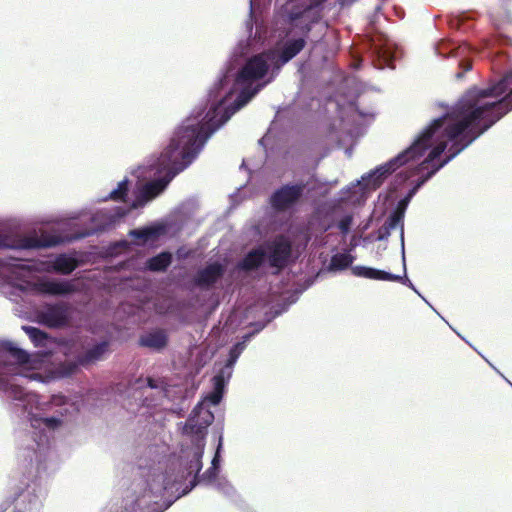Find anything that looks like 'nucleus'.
<instances>
[{"label":"nucleus","mask_w":512,"mask_h":512,"mask_svg":"<svg viewBox=\"0 0 512 512\" xmlns=\"http://www.w3.org/2000/svg\"><path fill=\"white\" fill-rule=\"evenodd\" d=\"M330 5V0H316L278 9L277 22L296 30L299 36L288 41L279 55L274 50L250 54L248 40L254 37V24L253 0H249V18L245 21L247 39L237 43L205 100L174 129L163 150L131 169L130 174L136 178L134 187L131 188V180L125 176L106 196L97 199V202L125 203L110 209H90V236L115 229L133 211L162 195L171 181L198 158L208 140L305 48L310 32L323 20Z\"/></svg>","instance_id":"nucleus-1"},{"label":"nucleus","mask_w":512,"mask_h":512,"mask_svg":"<svg viewBox=\"0 0 512 512\" xmlns=\"http://www.w3.org/2000/svg\"><path fill=\"white\" fill-rule=\"evenodd\" d=\"M214 415L203 422L187 418L179 424L183 440L178 453H168L165 445L137 446L131 478H122L121 495L113 499L109 512H165L197 486H215L221 469L208 467L202 474V458L208 427Z\"/></svg>","instance_id":"nucleus-2"},{"label":"nucleus","mask_w":512,"mask_h":512,"mask_svg":"<svg viewBox=\"0 0 512 512\" xmlns=\"http://www.w3.org/2000/svg\"><path fill=\"white\" fill-rule=\"evenodd\" d=\"M30 360V353L17 343L0 340V396L7 398L13 413L26 424L19 435L18 457L39 473L46 470L54 432L79 413L80 405L62 393L42 399L25 388L26 383H44L35 371L24 366Z\"/></svg>","instance_id":"nucleus-3"},{"label":"nucleus","mask_w":512,"mask_h":512,"mask_svg":"<svg viewBox=\"0 0 512 512\" xmlns=\"http://www.w3.org/2000/svg\"><path fill=\"white\" fill-rule=\"evenodd\" d=\"M489 120L477 106L462 96L445 112L430 122L414 137L409 146L388 161L364 173L354 183L339 191V199L349 200L352 190L361 196L378 189L385 178L396 173L399 183L412 176L421 177L448 154L468 141Z\"/></svg>","instance_id":"nucleus-4"},{"label":"nucleus","mask_w":512,"mask_h":512,"mask_svg":"<svg viewBox=\"0 0 512 512\" xmlns=\"http://www.w3.org/2000/svg\"><path fill=\"white\" fill-rule=\"evenodd\" d=\"M166 382L161 378L139 377L115 388V401L135 417H144L147 424L155 421V411L167 396Z\"/></svg>","instance_id":"nucleus-5"},{"label":"nucleus","mask_w":512,"mask_h":512,"mask_svg":"<svg viewBox=\"0 0 512 512\" xmlns=\"http://www.w3.org/2000/svg\"><path fill=\"white\" fill-rule=\"evenodd\" d=\"M493 126V122H485L481 129L477 131L468 141L459 146L455 151L451 154L445 156L442 160L438 161L436 165H432V167H428L427 170L424 171L421 177H416L411 181L410 187L408 190L396 201L393 205L392 210L390 211L387 220L385 222V226L392 230L399 229L400 232V250L405 249V237H404V220L406 211L408 209L409 204L411 203L414 196L422 189L426 183H428L442 168H444L448 163H450L453 159H455L461 152H463L466 148H468L474 141H476L480 136H482L485 132H487Z\"/></svg>","instance_id":"nucleus-6"},{"label":"nucleus","mask_w":512,"mask_h":512,"mask_svg":"<svg viewBox=\"0 0 512 512\" xmlns=\"http://www.w3.org/2000/svg\"><path fill=\"white\" fill-rule=\"evenodd\" d=\"M292 245L283 237L268 240L250 249L239 261L238 268L259 277L279 275L291 264Z\"/></svg>","instance_id":"nucleus-7"},{"label":"nucleus","mask_w":512,"mask_h":512,"mask_svg":"<svg viewBox=\"0 0 512 512\" xmlns=\"http://www.w3.org/2000/svg\"><path fill=\"white\" fill-rule=\"evenodd\" d=\"M320 182L315 172L305 181L298 179L281 184L268 196V205L274 212H298L303 203L318 190Z\"/></svg>","instance_id":"nucleus-8"},{"label":"nucleus","mask_w":512,"mask_h":512,"mask_svg":"<svg viewBox=\"0 0 512 512\" xmlns=\"http://www.w3.org/2000/svg\"><path fill=\"white\" fill-rule=\"evenodd\" d=\"M181 233V225L166 220L164 217L149 221L144 225L130 229L128 236L147 244L159 239H171Z\"/></svg>","instance_id":"nucleus-9"},{"label":"nucleus","mask_w":512,"mask_h":512,"mask_svg":"<svg viewBox=\"0 0 512 512\" xmlns=\"http://www.w3.org/2000/svg\"><path fill=\"white\" fill-rule=\"evenodd\" d=\"M374 118V113L365 112L359 107L357 99L348 102L347 134L353 142V145L346 147L344 150L348 158L352 156L355 145L366 134L367 128L374 121Z\"/></svg>","instance_id":"nucleus-10"},{"label":"nucleus","mask_w":512,"mask_h":512,"mask_svg":"<svg viewBox=\"0 0 512 512\" xmlns=\"http://www.w3.org/2000/svg\"><path fill=\"white\" fill-rule=\"evenodd\" d=\"M282 159L285 165L290 169L301 168L310 172V164H313L311 169L315 171L322 157H315L311 142L300 140L292 143L283 150Z\"/></svg>","instance_id":"nucleus-11"},{"label":"nucleus","mask_w":512,"mask_h":512,"mask_svg":"<svg viewBox=\"0 0 512 512\" xmlns=\"http://www.w3.org/2000/svg\"><path fill=\"white\" fill-rule=\"evenodd\" d=\"M45 491L36 481L18 486L12 495L14 512H41Z\"/></svg>","instance_id":"nucleus-12"},{"label":"nucleus","mask_w":512,"mask_h":512,"mask_svg":"<svg viewBox=\"0 0 512 512\" xmlns=\"http://www.w3.org/2000/svg\"><path fill=\"white\" fill-rule=\"evenodd\" d=\"M49 271L62 275L72 274L80 265V256L75 249L60 253H51L44 262Z\"/></svg>","instance_id":"nucleus-13"},{"label":"nucleus","mask_w":512,"mask_h":512,"mask_svg":"<svg viewBox=\"0 0 512 512\" xmlns=\"http://www.w3.org/2000/svg\"><path fill=\"white\" fill-rule=\"evenodd\" d=\"M238 357L228 352L224 361H216L214 364V375L211 378V384L228 388L230 379L233 375L234 367L238 361Z\"/></svg>","instance_id":"nucleus-14"},{"label":"nucleus","mask_w":512,"mask_h":512,"mask_svg":"<svg viewBox=\"0 0 512 512\" xmlns=\"http://www.w3.org/2000/svg\"><path fill=\"white\" fill-rule=\"evenodd\" d=\"M199 203L197 198L191 197L181 202L172 212L170 216L164 217L166 220L181 225V231L190 218L194 216L198 210Z\"/></svg>","instance_id":"nucleus-15"},{"label":"nucleus","mask_w":512,"mask_h":512,"mask_svg":"<svg viewBox=\"0 0 512 512\" xmlns=\"http://www.w3.org/2000/svg\"><path fill=\"white\" fill-rule=\"evenodd\" d=\"M109 345V341L106 340H101L91 345L85 353L78 356V364L88 367L98 361L104 360L110 353Z\"/></svg>","instance_id":"nucleus-16"},{"label":"nucleus","mask_w":512,"mask_h":512,"mask_svg":"<svg viewBox=\"0 0 512 512\" xmlns=\"http://www.w3.org/2000/svg\"><path fill=\"white\" fill-rule=\"evenodd\" d=\"M173 261V252L169 249H163L147 259L146 267L153 272H165L173 264Z\"/></svg>","instance_id":"nucleus-17"},{"label":"nucleus","mask_w":512,"mask_h":512,"mask_svg":"<svg viewBox=\"0 0 512 512\" xmlns=\"http://www.w3.org/2000/svg\"><path fill=\"white\" fill-rule=\"evenodd\" d=\"M41 290L52 296H67L74 292V284L69 279H58L41 284Z\"/></svg>","instance_id":"nucleus-18"},{"label":"nucleus","mask_w":512,"mask_h":512,"mask_svg":"<svg viewBox=\"0 0 512 512\" xmlns=\"http://www.w3.org/2000/svg\"><path fill=\"white\" fill-rule=\"evenodd\" d=\"M138 344L141 347L160 352L168 345V336L164 332L146 333L139 337Z\"/></svg>","instance_id":"nucleus-19"},{"label":"nucleus","mask_w":512,"mask_h":512,"mask_svg":"<svg viewBox=\"0 0 512 512\" xmlns=\"http://www.w3.org/2000/svg\"><path fill=\"white\" fill-rule=\"evenodd\" d=\"M248 327L250 328L249 331H247L240 340L236 341L232 344V346L229 348L228 352L232 353L233 355L237 356L238 358L241 356L243 351L246 349L247 345L260 333L263 331L262 325H256L255 322H251L248 324Z\"/></svg>","instance_id":"nucleus-20"},{"label":"nucleus","mask_w":512,"mask_h":512,"mask_svg":"<svg viewBox=\"0 0 512 512\" xmlns=\"http://www.w3.org/2000/svg\"><path fill=\"white\" fill-rule=\"evenodd\" d=\"M401 263H402V274H395L389 270H385L384 273V282H397L400 283L409 289H411L414 293H418V288L414 285L411 279L407 274V264H406V252L405 249L401 250Z\"/></svg>","instance_id":"nucleus-21"},{"label":"nucleus","mask_w":512,"mask_h":512,"mask_svg":"<svg viewBox=\"0 0 512 512\" xmlns=\"http://www.w3.org/2000/svg\"><path fill=\"white\" fill-rule=\"evenodd\" d=\"M351 273L358 278L383 281L385 270L366 265H354L351 266Z\"/></svg>","instance_id":"nucleus-22"},{"label":"nucleus","mask_w":512,"mask_h":512,"mask_svg":"<svg viewBox=\"0 0 512 512\" xmlns=\"http://www.w3.org/2000/svg\"><path fill=\"white\" fill-rule=\"evenodd\" d=\"M356 257L351 254V250L344 253L333 254L329 261V268L334 272H341L349 267L351 268L352 263Z\"/></svg>","instance_id":"nucleus-23"},{"label":"nucleus","mask_w":512,"mask_h":512,"mask_svg":"<svg viewBox=\"0 0 512 512\" xmlns=\"http://www.w3.org/2000/svg\"><path fill=\"white\" fill-rule=\"evenodd\" d=\"M306 290V288L297 287L291 290L287 296V298L280 303H277L276 305L272 306L270 309L272 311L276 312V315L279 317L286 313L291 305L295 304L302 293Z\"/></svg>","instance_id":"nucleus-24"},{"label":"nucleus","mask_w":512,"mask_h":512,"mask_svg":"<svg viewBox=\"0 0 512 512\" xmlns=\"http://www.w3.org/2000/svg\"><path fill=\"white\" fill-rule=\"evenodd\" d=\"M306 290V288L297 287L291 290L287 296V298L280 303H277L276 305L272 306L270 309L272 311L276 312V315L279 317L286 313L291 305L295 304L302 293Z\"/></svg>","instance_id":"nucleus-25"},{"label":"nucleus","mask_w":512,"mask_h":512,"mask_svg":"<svg viewBox=\"0 0 512 512\" xmlns=\"http://www.w3.org/2000/svg\"><path fill=\"white\" fill-rule=\"evenodd\" d=\"M228 388L211 384V389L202 396L204 401L210 407L219 406L227 394Z\"/></svg>","instance_id":"nucleus-26"},{"label":"nucleus","mask_w":512,"mask_h":512,"mask_svg":"<svg viewBox=\"0 0 512 512\" xmlns=\"http://www.w3.org/2000/svg\"><path fill=\"white\" fill-rule=\"evenodd\" d=\"M377 52L381 57L389 60H397L402 57L400 48L390 40H385L384 43L377 46Z\"/></svg>","instance_id":"nucleus-27"},{"label":"nucleus","mask_w":512,"mask_h":512,"mask_svg":"<svg viewBox=\"0 0 512 512\" xmlns=\"http://www.w3.org/2000/svg\"><path fill=\"white\" fill-rule=\"evenodd\" d=\"M22 330L28 336L34 347L38 348L45 344L47 340V334L36 326L23 325Z\"/></svg>","instance_id":"nucleus-28"},{"label":"nucleus","mask_w":512,"mask_h":512,"mask_svg":"<svg viewBox=\"0 0 512 512\" xmlns=\"http://www.w3.org/2000/svg\"><path fill=\"white\" fill-rule=\"evenodd\" d=\"M214 488L231 502H237L239 495L235 487L228 481L226 477L220 478L215 483Z\"/></svg>","instance_id":"nucleus-29"},{"label":"nucleus","mask_w":512,"mask_h":512,"mask_svg":"<svg viewBox=\"0 0 512 512\" xmlns=\"http://www.w3.org/2000/svg\"><path fill=\"white\" fill-rule=\"evenodd\" d=\"M80 367L83 366L78 364L77 357L74 362L64 364L59 368L58 377L61 379L72 378Z\"/></svg>","instance_id":"nucleus-30"},{"label":"nucleus","mask_w":512,"mask_h":512,"mask_svg":"<svg viewBox=\"0 0 512 512\" xmlns=\"http://www.w3.org/2000/svg\"><path fill=\"white\" fill-rule=\"evenodd\" d=\"M223 424H217L213 428V434L217 439L214 454L223 455L224 452V432Z\"/></svg>","instance_id":"nucleus-31"},{"label":"nucleus","mask_w":512,"mask_h":512,"mask_svg":"<svg viewBox=\"0 0 512 512\" xmlns=\"http://www.w3.org/2000/svg\"><path fill=\"white\" fill-rule=\"evenodd\" d=\"M258 144L263 147L265 154L269 157L271 154H274L276 150H278V146L276 144L275 139L271 138L268 135L263 136L258 140Z\"/></svg>","instance_id":"nucleus-32"},{"label":"nucleus","mask_w":512,"mask_h":512,"mask_svg":"<svg viewBox=\"0 0 512 512\" xmlns=\"http://www.w3.org/2000/svg\"><path fill=\"white\" fill-rule=\"evenodd\" d=\"M353 224V215L351 213H347L342 220L335 224V227L341 231L343 236H347L351 232Z\"/></svg>","instance_id":"nucleus-33"},{"label":"nucleus","mask_w":512,"mask_h":512,"mask_svg":"<svg viewBox=\"0 0 512 512\" xmlns=\"http://www.w3.org/2000/svg\"><path fill=\"white\" fill-rule=\"evenodd\" d=\"M246 197V187L241 186L236 192L229 195L230 207L228 210L235 209Z\"/></svg>","instance_id":"nucleus-34"},{"label":"nucleus","mask_w":512,"mask_h":512,"mask_svg":"<svg viewBox=\"0 0 512 512\" xmlns=\"http://www.w3.org/2000/svg\"><path fill=\"white\" fill-rule=\"evenodd\" d=\"M202 270L207 274L216 277L223 273V266L219 262H209L204 268H202Z\"/></svg>","instance_id":"nucleus-35"},{"label":"nucleus","mask_w":512,"mask_h":512,"mask_svg":"<svg viewBox=\"0 0 512 512\" xmlns=\"http://www.w3.org/2000/svg\"><path fill=\"white\" fill-rule=\"evenodd\" d=\"M196 281L200 285L210 286L215 283V277L200 269L197 273Z\"/></svg>","instance_id":"nucleus-36"},{"label":"nucleus","mask_w":512,"mask_h":512,"mask_svg":"<svg viewBox=\"0 0 512 512\" xmlns=\"http://www.w3.org/2000/svg\"><path fill=\"white\" fill-rule=\"evenodd\" d=\"M373 241H374V233H370L365 237H360L359 240H356L353 238L350 241L351 251H353L358 246L366 247V245L368 243H371Z\"/></svg>","instance_id":"nucleus-37"},{"label":"nucleus","mask_w":512,"mask_h":512,"mask_svg":"<svg viewBox=\"0 0 512 512\" xmlns=\"http://www.w3.org/2000/svg\"><path fill=\"white\" fill-rule=\"evenodd\" d=\"M459 70L455 73L456 80L460 81L464 78L465 74L472 70V64L469 61L460 60Z\"/></svg>","instance_id":"nucleus-38"},{"label":"nucleus","mask_w":512,"mask_h":512,"mask_svg":"<svg viewBox=\"0 0 512 512\" xmlns=\"http://www.w3.org/2000/svg\"><path fill=\"white\" fill-rule=\"evenodd\" d=\"M278 316L276 315L275 311H272L271 309H268L264 313V317L261 320L254 321L256 325H262L263 330L271 323L273 322Z\"/></svg>","instance_id":"nucleus-39"},{"label":"nucleus","mask_w":512,"mask_h":512,"mask_svg":"<svg viewBox=\"0 0 512 512\" xmlns=\"http://www.w3.org/2000/svg\"><path fill=\"white\" fill-rule=\"evenodd\" d=\"M371 233H374V241H386L391 235V230L383 225L381 228L373 230Z\"/></svg>","instance_id":"nucleus-40"},{"label":"nucleus","mask_w":512,"mask_h":512,"mask_svg":"<svg viewBox=\"0 0 512 512\" xmlns=\"http://www.w3.org/2000/svg\"><path fill=\"white\" fill-rule=\"evenodd\" d=\"M223 457L222 455L214 454L211 460L210 466L218 469H222Z\"/></svg>","instance_id":"nucleus-41"},{"label":"nucleus","mask_w":512,"mask_h":512,"mask_svg":"<svg viewBox=\"0 0 512 512\" xmlns=\"http://www.w3.org/2000/svg\"><path fill=\"white\" fill-rule=\"evenodd\" d=\"M382 13V2L377 4L374 8V15L370 18V22L374 23L377 15Z\"/></svg>","instance_id":"nucleus-42"},{"label":"nucleus","mask_w":512,"mask_h":512,"mask_svg":"<svg viewBox=\"0 0 512 512\" xmlns=\"http://www.w3.org/2000/svg\"><path fill=\"white\" fill-rule=\"evenodd\" d=\"M174 254V258L177 257V258H180V257H183L185 256V249L184 247L180 246L176 249L175 253Z\"/></svg>","instance_id":"nucleus-43"},{"label":"nucleus","mask_w":512,"mask_h":512,"mask_svg":"<svg viewBox=\"0 0 512 512\" xmlns=\"http://www.w3.org/2000/svg\"><path fill=\"white\" fill-rule=\"evenodd\" d=\"M15 262L13 263L14 266L16 267H19V268H24L26 267L24 261L20 260V259H15L14 260Z\"/></svg>","instance_id":"nucleus-44"},{"label":"nucleus","mask_w":512,"mask_h":512,"mask_svg":"<svg viewBox=\"0 0 512 512\" xmlns=\"http://www.w3.org/2000/svg\"><path fill=\"white\" fill-rule=\"evenodd\" d=\"M425 303L441 318L443 319V316L436 310V308L429 302L427 299Z\"/></svg>","instance_id":"nucleus-45"},{"label":"nucleus","mask_w":512,"mask_h":512,"mask_svg":"<svg viewBox=\"0 0 512 512\" xmlns=\"http://www.w3.org/2000/svg\"><path fill=\"white\" fill-rule=\"evenodd\" d=\"M319 193L322 196H327L330 193V189L328 187H325V188L321 189V191Z\"/></svg>","instance_id":"nucleus-46"},{"label":"nucleus","mask_w":512,"mask_h":512,"mask_svg":"<svg viewBox=\"0 0 512 512\" xmlns=\"http://www.w3.org/2000/svg\"><path fill=\"white\" fill-rule=\"evenodd\" d=\"M434 50H435L436 55H438V56H443V55H444V54L440 51V48H439V46H438V45H435V46H434Z\"/></svg>","instance_id":"nucleus-47"},{"label":"nucleus","mask_w":512,"mask_h":512,"mask_svg":"<svg viewBox=\"0 0 512 512\" xmlns=\"http://www.w3.org/2000/svg\"><path fill=\"white\" fill-rule=\"evenodd\" d=\"M453 331L458 335V337L464 340L467 344L471 345V343L468 340H466V338H464L459 332H457L455 329H453Z\"/></svg>","instance_id":"nucleus-48"},{"label":"nucleus","mask_w":512,"mask_h":512,"mask_svg":"<svg viewBox=\"0 0 512 512\" xmlns=\"http://www.w3.org/2000/svg\"><path fill=\"white\" fill-rule=\"evenodd\" d=\"M337 183H338V181H337V180H334V181H331V182H329V181H324V182H323V184H324V185H329V184H331V185H336Z\"/></svg>","instance_id":"nucleus-49"},{"label":"nucleus","mask_w":512,"mask_h":512,"mask_svg":"<svg viewBox=\"0 0 512 512\" xmlns=\"http://www.w3.org/2000/svg\"><path fill=\"white\" fill-rule=\"evenodd\" d=\"M424 302L427 300V298L418 290V293H416Z\"/></svg>","instance_id":"nucleus-50"},{"label":"nucleus","mask_w":512,"mask_h":512,"mask_svg":"<svg viewBox=\"0 0 512 512\" xmlns=\"http://www.w3.org/2000/svg\"><path fill=\"white\" fill-rule=\"evenodd\" d=\"M442 320H444V321L447 323V326H450V328H451L452 330L454 329V328L450 325V323H448V322L445 320V318H444V317H443V319H442Z\"/></svg>","instance_id":"nucleus-51"},{"label":"nucleus","mask_w":512,"mask_h":512,"mask_svg":"<svg viewBox=\"0 0 512 512\" xmlns=\"http://www.w3.org/2000/svg\"><path fill=\"white\" fill-rule=\"evenodd\" d=\"M240 168H241V169H242V168H245V162H244V161L241 163Z\"/></svg>","instance_id":"nucleus-52"},{"label":"nucleus","mask_w":512,"mask_h":512,"mask_svg":"<svg viewBox=\"0 0 512 512\" xmlns=\"http://www.w3.org/2000/svg\"><path fill=\"white\" fill-rule=\"evenodd\" d=\"M490 366L493 367V370H496L499 373V371L496 369V367H494L491 363H490Z\"/></svg>","instance_id":"nucleus-53"}]
</instances>
